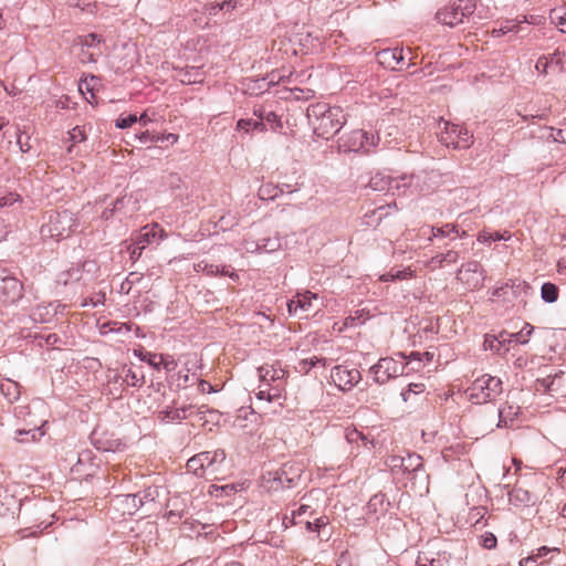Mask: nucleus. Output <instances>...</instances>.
Listing matches in <instances>:
<instances>
[{
  "label": "nucleus",
  "mask_w": 566,
  "mask_h": 566,
  "mask_svg": "<svg viewBox=\"0 0 566 566\" xmlns=\"http://www.w3.org/2000/svg\"><path fill=\"white\" fill-rule=\"evenodd\" d=\"M306 116L314 134L326 140L335 136L346 123L342 107L329 106L324 102L310 104Z\"/></svg>",
  "instance_id": "nucleus-1"
},
{
  "label": "nucleus",
  "mask_w": 566,
  "mask_h": 566,
  "mask_svg": "<svg viewBox=\"0 0 566 566\" xmlns=\"http://www.w3.org/2000/svg\"><path fill=\"white\" fill-rule=\"evenodd\" d=\"M76 227V218L69 210H51L44 216V222L41 226V235L46 239L60 241L71 235Z\"/></svg>",
  "instance_id": "nucleus-2"
},
{
  "label": "nucleus",
  "mask_w": 566,
  "mask_h": 566,
  "mask_svg": "<svg viewBox=\"0 0 566 566\" xmlns=\"http://www.w3.org/2000/svg\"><path fill=\"white\" fill-rule=\"evenodd\" d=\"M465 392L472 403L491 402L503 392V382L499 377L484 374L478 377Z\"/></svg>",
  "instance_id": "nucleus-3"
},
{
  "label": "nucleus",
  "mask_w": 566,
  "mask_h": 566,
  "mask_svg": "<svg viewBox=\"0 0 566 566\" xmlns=\"http://www.w3.org/2000/svg\"><path fill=\"white\" fill-rule=\"evenodd\" d=\"M474 11V0H455L439 9L436 13V20L441 24L453 28L463 23L464 19L471 17Z\"/></svg>",
  "instance_id": "nucleus-4"
},
{
  "label": "nucleus",
  "mask_w": 566,
  "mask_h": 566,
  "mask_svg": "<svg viewBox=\"0 0 566 566\" xmlns=\"http://www.w3.org/2000/svg\"><path fill=\"white\" fill-rule=\"evenodd\" d=\"M443 127L440 133V142L453 149H468L473 144V135L467 128L441 119Z\"/></svg>",
  "instance_id": "nucleus-5"
},
{
  "label": "nucleus",
  "mask_w": 566,
  "mask_h": 566,
  "mask_svg": "<svg viewBox=\"0 0 566 566\" xmlns=\"http://www.w3.org/2000/svg\"><path fill=\"white\" fill-rule=\"evenodd\" d=\"M23 296V284L7 269L0 270V301L14 304Z\"/></svg>",
  "instance_id": "nucleus-6"
},
{
  "label": "nucleus",
  "mask_w": 566,
  "mask_h": 566,
  "mask_svg": "<svg viewBox=\"0 0 566 566\" xmlns=\"http://www.w3.org/2000/svg\"><path fill=\"white\" fill-rule=\"evenodd\" d=\"M334 384L338 386L342 390H348L357 385L361 375L357 368H347L346 366L338 365L332 369L331 375Z\"/></svg>",
  "instance_id": "nucleus-7"
},
{
  "label": "nucleus",
  "mask_w": 566,
  "mask_h": 566,
  "mask_svg": "<svg viewBox=\"0 0 566 566\" xmlns=\"http://www.w3.org/2000/svg\"><path fill=\"white\" fill-rule=\"evenodd\" d=\"M195 407L192 405L182 406L180 408H166L158 412V420L164 423L181 421L193 413Z\"/></svg>",
  "instance_id": "nucleus-8"
},
{
  "label": "nucleus",
  "mask_w": 566,
  "mask_h": 566,
  "mask_svg": "<svg viewBox=\"0 0 566 566\" xmlns=\"http://www.w3.org/2000/svg\"><path fill=\"white\" fill-rule=\"evenodd\" d=\"M300 478V469H294L293 465L284 464L275 472L273 481L282 488H292Z\"/></svg>",
  "instance_id": "nucleus-9"
},
{
  "label": "nucleus",
  "mask_w": 566,
  "mask_h": 566,
  "mask_svg": "<svg viewBox=\"0 0 566 566\" xmlns=\"http://www.w3.org/2000/svg\"><path fill=\"white\" fill-rule=\"evenodd\" d=\"M42 421L31 419L24 428L17 429L14 439L19 442L36 441L44 434L41 431Z\"/></svg>",
  "instance_id": "nucleus-10"
},
{
  "label": "nucleus",
  "mask_w": 566,
  "mask_h": 566,
  "mask_svg": "<svg viewBox=\"0 0 566 566\" xmlns=\"http://www.w3.org/2000/svg\"><path fill=\"white\" fill-rule=\"evenodd\" d=\"M481 271L482 265L478 261H470L459 269L457 277L470 287H476L479 282L476 274H481Z\"/></svg>",
  "instance_id": "nucleus-11"
},
{
  "label": "nucleus",
  "mask_w": 566,
  "mask_h": 566,
  "mask_svg": "<svg viewBox=\"0 0 566 566\" xmlns=\"http://www.w3.org/2000/svg\"><path fill=\"white\" fill-rule=\"evenodd\" d=\"M402 459H403L402 472L408 473L410 475V479H416L419 475H421L426 479L428 478L424 474L423 460H422L421 455H419L417 453L408 452L406 457L402 455Z\"/></svg>",
  "instance_id": "nucleus-12"
},
{
  "label": "nucleus",
  "mask_w": 566,
  "mask_h": 566,
  "mask_svg": "<svg viewBox=\"0 0 566 566\" xmlns=\"http://www.w3.org/2000/svg\"><path fill=\"white\" fill-rule=\"evenodd\" d=\"M509 500L511 504L518 507L528 506L535 502L534 495L528 490L518 485L509 492Z\"/></svg>",
  "instance_id": "nucleus-13"
},
{
  "label": "nucleus",
  "mask_w": 566,
  "mask_h": 566,
  "mask_svg": "<svg viewBox=\"0 0 566 566\" xmlns=\"http://www.w3.org/2000/svg\"><path fill=\"white\" fill-rule=\"evenodd\" d=\"M258 371L260 379L266 382L268 386H270L271 381H282L286 376V371L281 366L276 367L275 365L261 366Z\"/></svg>",
  "instance_id": "nucleus-14"
},
{
  "label": "nucleus",
  "mask_w": 566,
  "mask_h": 566,
  "mask_svg": "<svg viewBox=\"0 0 566 566\" xmlns=\"http://www.w3.org/2000/svg\"><path fill=\"white\" fill-rule=\"evenodd\" d=\"M423 235H428V240L433 238H444L451 234H459V227L454 223H446L441 227H427L421 229Z\"/></svg>",
  "instance_id": "nucleus-15"
},
{
  "label": "nucleus",
  "mask_w": 566,
  "mask_h": 566,
  "mask_svg": "<svg viewBox=\"0 0 566 566\" xmlns=\"http://www.w3.org/2000/svg\"><path fill=\"white\" fill-rule=\"evenodd\" d=\"M312 300H317V295L311 293L310 291L304 294H298L296 298L291 300L287 303L290 313H297V310L303 312H308L312 310Z\"/></svg>",
  "instance_id": "nucleus-16"
},
{
  "label": "nucleus",
  "mask_w": 566,
  "mask_h": 566,
  "mask_svg": "<svg viewBox=\"0 0 566 566\" xmlns=\"http://www.w3.org/2000/svg\"><path fill=\"white\" fill-rule=\"evenodd\" d=\"M378 361L379 367L384 368L385 371H387V376H389L390 378H396L398 376L403 375L405 369L408 365V361L405 363L402 360H396L392 357H384L380 358Z\"/></svg>",
  "instance_id": "nucleus-17"
},
{
  "label": "nucleus",
  "mask_w": 566,
  "mask_h": 566,
  "mask_svg": "<svg viewBox=\"0 0 566 566\" xmlns=\"http://www.w3.org/2000/svg\"><path fill=\"white\" fill-rule=\"evenodd\" d=\"M484 348L493 350L497 354H505L509 352V346H506V331L501 332L497 336L495 335H485L484 338Z\"/></svg>",
  "instance_id": "nucleus-18"
},
{
  "label": "nucleus",
  "mask_w": 566,
  "mask_h": 566,
  "mask_svg": "<svg viewBox=\"0 0 566 566\" xmlns=\"http://www.w3.org/2000/svg\"><path fill=\"white\" fill-rule=\"evenodd\" d=\"M520 412L518 406L510 405L509 402H505L502 405L499 410V422L496 424L497 428H506L509 427L514 419L517 417Z\"/></svg>",
  "instance_id": "nucleus-19"
},
{
  "label": "nucleus",
  "mask_w": 566,
  "mask_h": 566,
  "mask_svg": "<svg viewBox=\"0 0 566 566\" xmlns=\"http://www.w3.org/2000/svg\"><path fill=\"white\" fill-rule=\"evenodd\" d=\"M381 59L382 64H387V66L391 69H396V65L400 64L403 61V51L402 49H387L382 50L378 54Z\"/></svg>",
  "instance_id": "nucleus-20"
},
{
  "label": "nucleus",
  "mask_w": 566,
  "mask_h": 566,
  "mask_svg": "<svg viewBox=\"0 0 566 566\" xmlns=\"http://www.w3.org/2000/svg\"><path fill=\"white\" fill-rule=\"evenodd\" d=\"M202 72L198 67L190 66L186 69H181L177 77L182 84H193L200 83L202 81Z\"/></svg>",
  "instance_id": "nucleus-21"
},
{
  "label": "nucleus",
  "mask_w": 566,
  "mask_h": 566,
  "mask_svg": "<svg viewBox=\"0 0 566 566\" xmlns=\"http://www.w3.org/2000/svg\"><path fill=\"white\" fill-rule=\"evenodd\" d=\"M365 132L361 129L354 130L349 134L347 140L344 146L347 147L348 151H359L361 148H365Z\"/></svg>",
  "instance_id": "nucleus-22"
},
{
  "label": "nucleus",
  "mask_w": 566,
  "mask_h": 566,
  "mask_svg": "<svg viewBox=\"0 0 566 566\" xmlns=\"http://www.w3.org/2000/svg\"><path fill=\"white\" fill-rule=\"evenodd\" d=\"M533 331L534 328L532 325L525 324L524 327L517 333L506 332V345L511 343L526 344Z\"/></svg>",
  "instance_id": "nucleus-23"
},
{
  "label": "nucleus",
  "mask_w": 566,
  "mask_h": 566,
  "mask_svg": "<svg viewBox=\"0 0 566 566\" xmlns=\"http://www.w3.org/2000/svg\"><path fill=\"white\" fill-rule=\"evenodd\" d=\"M157 230L161 231V229L159 228V226L157 223H154L151 227H149V226L144 227L139 231V233L136 238V244L146 247V244L153 242V240L157 235Z\"/></svg>",
  "instance_id": "nucleus-24"
},
{
  "label": "nucleus",
  "mask_w": 566,
  "mask_h": 566,
  "mask_svg": "<svg viewBox=\"0 0 566 566\" xmlns=\"http://www.w3.org/2000/svg\"><path fill=\"white\" fill-rule=\"evenodd\" d=\"M82 277V270L78 265L71 266L69 270L61 272L57 275L56 282L62 285H67L70 282L80 281Z\"/></svg>",
  "instance_id": "nucleus-25"
},
{
  "label": "nucleus",
  "mask_w": 566,
  "mask_h": 566,
  "mask_svg": "<svg viewBox=\"0 0 566 566\" xmlns=\"http://www.w3.org/2000/svg\"><path fill=\"white\" fill-rule=\"evenodd\" d=\"M284 192L283 188L279 185L264 184L259 189V197L262 200H274L276 197Z\"/></svg>",
  "instance_id": "nucleus-26"
},
{
  "label": "nucleus",
  "mask_w": 566,
  "mask_h": 566,
  "mask_svg": "<svg viewBox=\"0 0 566 566\" xmlns=\"http://www.w3.org/2000/svg\"><path fill=\"white\" fill-rule=\"evenodd\" d=\"M237 128L240 130H258V132H265L266 126L265 123H262V120H259L258 118H242L238 120Z\"/></svg>",
  "instance_id": "nucleus-27"
},
{
  "label": "nucleus",
  "mask_w": 566,
  "mask_h": 566,
  "mask_svg": "<svg viewBox=\"0 0 566 566\" xmlns=\"http://www.w3.org/2000/svg\"><path fill=\"white\" fill-rule=\"evenodd\" d=\"M559 295V289L556 284L546 282L541 287V297L546 303H554Z\"/></svg>",
  "instance_id": "nucleus-28"
},
{
  "label": "nucleus",
  "mask_w": 566,
  "mask_h": 566,
  "mask_svg": "<svg viewBox=\"0 0 566 566\" xmlns=\"http://www.w3.org/2000/svg\"><path fill=\"white\" fill-rule=\"evenodd\" d=\"M127 386L140 388L145 382V376L142 371L128 368L125 370L124 380Z\"/></svg>",
  "instance_id": "nucleus-29"
},
{
  "label": "nucleus",
  "mask_w": 566,
  "mask_h": 566,
  "mask_svg": "<svg viewBox=\"0 0 566 566\" xmlns=\"http://www.w3.org/2000/svg\"><path fill=\"white\" fill-rule=\"evenodd\" d=\"M102 41V36L96 33L82 35L77 39V43L81 45V48L93 49V51L99 49Z\"/></svg>",
  "instance_id": "nucleus-30"
},
{
  "label": "nucleus",
  "mask_w": 566,
  "mask_h": 566,
  "mask_svg": "<svg viewBox=\"0 0 566 566\" xmlns=\"http://www.w3.org/2000/svg\"><path fill=\"white\" fill-rule=\"evenodd\" d=\"M187 470L199 478H203L207 473L203 468L202 459L199 457V454L191 457L187 461Z\"/></svg>",
  "instance_id": "nucleus-31"
},
{
  "label": "nucleus",
  "mask_w": 566,
  "mask_h": 566,
  "mask_svg": "<svg viewBox=\"0 0 566 566\" xmlns=\"http://www.w3.org/2000/svg\"><path fill=\"white\" fill-rule=\"evenodd\" d=\"M459 259L457 251L449 250L447 253L437 254L431 259V264L442 266L444 263H455Z\"/></svg>",
  "instance_id": "nucleus-32"
},
{
  "label": "nucleus",
  "mask_w": 566,
  "mask_h": 566,
  "mask_svg": "<svg viewBox=\"0 0 566 566\" xmlns=\"http://www.w3.org/2000/svg\"><path fill=\"white\" fill-rule=\"evenodd\" d=\"M324 360H325L324 358L314 356V357H311L307 359L300 360L295 368L298 373L307 374L316 365H318L321 363L324 364Z\"/></svg>",
  "instance_id": "nucleus-33"
},
{
  "label": "nucleus",
  "mask_w": 566,
  "mask_h": 566,
  "mask_svg": "<svg viewBox=\"0 0 566 566\" xmlns=\"http://www.w3.org/2000/svg\"><path fill=\"white\" fill-rule=\"evenodd\" d=\"M13 415L18 420H22L28 423L31 419H34V415L31 412L29 405H20L14 407Z\"/></svg>",
  "instance_id": "nucleus-34"
},
{
  "label": "nucleus",
  "mask_w": 566,
  "mask_h": 566,
  "mask_svg": "<svg viewBox=\"0 0 566 566\" xmlns=\"http://www.w3.org/2000/svg\"><path fill=\"white\" fill-rule=\"evenodd\" d=\"M101 49H97L96 51H91V49L81 48L78 59L82 63H94L97 61V57L101 55Z\"/></svg>",
  "instance_id": "nucleus-35"
},
{
  "label": "nucleus",
  "mask_w": 566,
  "mask_h": 566,
  "mask_svg": "<svg viewBox=\"0 0 566 566\" xmlns=\"http://www.w3.org/2000/svg\"><path fill=\"white\" fill-rule=\"evenodd\" d=\"M424 390V384H409L408 388L401 392L402 400L407 402L411 399L412 395L422 394Z\"/></svg>",
  "instance_id": "nucleus-36"
},
{
  "label": "nucleus",
  "mask_w": 566,
  "mask_h": 566,
  "mask_svg": "<svg viewBox=\"0 0 566 566\" xmlns=\"http://www.w3.org/2000/svg\"><path fill=\"white\" fill-rule=\"evenodd\" d=\"M369 371L374 375V380L377 384L382 385L391 379L389 376H387V371H385L384 368L379 367V361L371 366Z\"/></svg>",
  "instance_id": "nucleus-37"
},
{
  "label": "nucleus",
  "mask_w": 566,
  "mask_h": 566,
  "mask_svg": "<svg viewBox=\"0 0 566 566\" xmlns=\"http://www.w3.org/2000/svg\"><path fill=\"white\" fill-rule=\"evenodd\" d=\"M140 359L143 361H147L153 368L156 370L161 369V363H164V356L153 353H146L145 355L140 356Z\"/></svg>",
  "instance_id": "nucleus-38"
},
{
  "label": "nucleus",
  "mask_w": 566,
  "mask_h": 566,
  "mask_svg": "<svg viewBox=\"0 0 566 566\" xmlns=\"http://www.w3.org/2000/svg\"><path fill=\"white\" fill-rule=\"evenodd\" d=\"M509 238L510 235H504L499 231L492 233L483 231L479 234L478 240L482 243H490L491 241L507 240Z\"/></svg>",
  "instance_id": "nucleus-39"
},
{
  "label": "nucleus",
  "mask_w": 566,
  "mask_h": 566,
  "mask_svg": "<svg viewBox=\"0 0 566 566\" xmlns=\"http://www.w3.org/2000/svg\"><path fill=\"white\" fill-rule=\"evenodd\" d=\"M199 457L202 459L203 468L206 472H209L210 474H214L218 470V467L214 465L212 459H211V451H205L198 453Z\"/></svg>",
  "instance_id": "nucleus-40"
},
{
  "label": "nucleus",
  "mask_w": 566,
  "mask_h": 566,
  "mask_svg": "<svg viewBox=\"0 0 566 566\" xmlns=\"http://www.w3.org/2000/svg\"><path fill=\"white\" fill-rule=\"evenodd\" d=\"M138 117L135 114H129L127 116H120L116 119L115 126L117 128L124 129L130 127L133 124L137 123Z\"/></svg>",
  "instance_id": "nucleus-41"
},
{
  "label": "nucleus",
  "mask_w": 566,
  "mask_h": 566,
  "mask_svg": "<svg viewBox=\"0 0 566 566\" xmlns=\"http://www.w3.org/2000/svg\"><path fill=\"white\" fill-rule=\"evenodd\" d=\"M563 374V371H559L555 374L554 376L548 375L545 378L537 379V384L544 389V391H552L553 386L555 384V380Z\"/></svg>",
  "instance_id": "nucleus-42"
},
{
  "label": "nucleus",
  "mask_w": 566,
  "mask_h": 566,
  "mask_svg": "<svg viewBox=\"0 0 566 566\" xmlns=\"http://www.w3.org/2000/svg\"><path fill=\"white\" fill-rule=\"evenodd\" d=\"M263 118H265L264 119L265 126L268 127V125H270L273 130L282 127L279 116L272 111L264 113Z\"/></svg>",
  "instance_id": "nucleus-43"
},
{
  "label": "nucleus",
  "mask_w": 566,
  "mask_h": 566,
  "mask_svg": "<svg viewBox=\"0 0 566 566\" xmlns=\"http://www.w3.org/2000/svg\"><path fill=\"white\" fill-rule=\"evenodd\" d=\"M328 523L327 517H317L314 520V522L306 521L305 526L306 530L311 532H319L321 528L325 527Z\"/></svg>",
  "instance_id": "nucleus-44"
},
{
  "label": "nucleus",
  "mask_w": 566,
  "mask_h": 566,
  "mask_svg": "<svg viewBox=\"0 0 566 566\" xmlns=\"http://www.w3.org/2000/svg\"><path fill=\"white\" fill-rule=\"evenodd\" d=\"M21 200L20 195L15 192H9L2 197H0V208L10 207L15 202Z\"/></svg>",
  "instance_id": "nucleus-45"
},
{
  "label": "nucleus",
  "mask_w": 566,
  "mask_h": 566,
  "mask_svg": "<svg viewBox=\"0 0 566 566\" xmlns=\"http://www.w3.org/2000/svg\"><path fill=\"white\" fill-rule=\"evenodd\" d=\"M385 502V494H375L368 502V510L377 512L379 506H382Z\"/></svg>",
  "instance_id": "nucleus-46"
},
{
  "label": "nucleus",
  "mask_w": 566,
  "mask_h": 566,
  "mask_svg": "<svg viewBox=\"0 0 566 566\" xmlns=\"http://www.w3.org/2000/svg\"><path fill=\"white\" fill-rule=\"evenodd\" d=\"M70 139L73 143H82L86 139L85 130L83 127L76 126L70 132Z\"/></svg>",
  "instance_id": "nucleus-47"
},
{
  "label": "nucleus",
  "mask_w": 566,
  "mask_h": 566,
  "mask_svg": "<svg viewBox=\"0 0 566 566\" xmlns=\"http://www.w3.org/2000/svg\"><path fill=\"white\" fill-rule=\"evenodd\" d=\"M549 137L556 143L566 144V127L564 128H551Z\"/></svg>",
  "instance_id": "nucleus-48"
},
{
  "label": "nucleus",
  "mask_w": 566,
  "mask_h": 566,
  "mask_svg": "<svg viewBox=\"0 0 566 566\" xmlns=\"http://www.w3.org/2000/svg\"><path fill=\"white\" fill-rule=\"evenodd\" d=\"M135 138L138 139L142 144L159 142V137L155 134L149 133L148 130L142 132L140 134H136Z\"/></svg>",
  "instance_id": "nucleus-49"
},
{
  "label": "nucleus",
  "mask_w": 566,
  "mask_h": 566,
  "mask_svg": "<svg viewBox=\"0 0 566 566\" xmlns=\"http://www.w3.org/2000/svg\"><path fill=\"white\" fill-rule=\"evenodd\" d=\"M282 396V389L280 385L269 386L266 391V400L274 401L280 399Z\"/></svg>",
  "instance_id": "nucleus-50"
},
{
  "label": "nucleus",
  "mask_w": 566,
  "mask_h": 566,
  "mask_svg": "<svg viewBox=\"0 0 566 566\" xmlns=\"http://www.w3.org/2000/svg\"><path fill=\"white\" fill-rule=\"evenodd\" d=\"M551 19L553 22H555L559 27V30L563 33H566V18L565 17L559 15L557 10H553L551 12Z\"/></svg>",
  "instance_id": "nucleus-51"
},
{
  "label": "nucleus",
  "mask_w": 566,
  "mask_h": 566,
  "mask_svg": "<svg viewBox=\"0 0 566 566\" xmlns=\"http://www.w3.org/2000/svg\"><path fill=\"white\" fill-rule=\"evenodd\" d=\"M197 270L198 271H203L207 275H210V276H213V275H217L220 270H219V266L218 265H214V264H208V263H205L202 265V262L198 263L197 265Z\"/></svg>",
  "instance_id": "nucleus-52"
},
{
  "label": "nucleus",
  "mask_w": 566,
  "mask_h": 566,
  "mask_svg": "<svg viewBox=\"0 0 566 566\" xmlns=\"http://www.w3.org/2000/svg\"><path fill=\"white\" fill-rule=\"evenodd\" d=\"M123 380H124V377H122L118 374H115L114 376L109 377L108 378V394L115 395V392L112 389V386H115V385H118L119 388L124 389L125 381H123Z\"/></svg>",
  "instance_id": "nucleus-53"
},
{
  "label": "nucleus",
  "mask_w": 566,
  "mask_h": 566,
  "mask_svg": "<svg viewBox=\"0 0 566 566\" xmlns=\"http://www.w3.org/2000/svg\"><path fill=\"white\" fill-rule=\"evenodd\" d=\"M91 440H92V443L94 444V447L97 449V450H102V451H108L111 450L112 448L108 446V442H102L98 438H97V431L94 430L92 432V436H91Z\"/></svg>",
  "instance_id": "nucleus-54"
},
{
  "label": "nucleus",
  "mask_w": 566,
  "mask_h": 566,
  "mask_svg": "<svg viewBox=\"0 0 566 566\" xmlns=\"http://www.w3.org/2000/svg\"><path fill=\"white\" fill-rule=\"evenodd\" d=\"M496 537L492 533H485L482 539V545L484 548L492 549L496 546Z\"/></svg>",
  "instance_id": "nucleus-55"
},
{
  "label": "nucleus",
  "mask_w": 566,
  "mask_h": 566,
  "mask_svg": "<svg viewBox=\"0 0 566 566\" xmlns=\"http://www.w3.org/2000/svg\"><path fill=\"white\" fill-rule=\"evenodd\" d=\"M211 459L217 467L218 464H221L226 460V452L223 449H217L211 452Z\"/></svg>",
  "instance_id": "nucleus-56"
},
{
  "label": "nucleus",
  "mask_w": 566,
  "mask_h": 566,
  "mask_svg": "<svg viewBox=\"0 0 566 566\" xmlns=\"http://www.w3.org/2000/svg\"><path fill=\"white\" fill-rule=\"evenodd\" d=\"M548 64H549L548 59L546 56H541L536 61L535 69H536L537 72H539L542 74H546L547 73Z\"/></svg>",
  "instance_id": "nucleus-57"
},
{
  "label": "nucleus",
  "mask_w": 566,
  "mask_h": 566,
  "mask_svg": "<svg viewBox=\"0 0 566 566\" xmlns=\"http://www.w3.org/2000/svg\"><path fill=\"white\" fill-rule=\"evenodd\" d=\"M388 464H389V467L392 470H395V469L402 470V467H403L402 455H392V457H390L389 460H388Z\"/></svg>",
  "instance_id": "nucleus-58"
},
{
  "label": "nucleus",
  "mask_w": 566,
  "mask_h": 566,
  "mask_svg": "<svg viewBox=\"0 0 566 566\" xmlns=\"http://www.w3.org/2000/svg\"><path fill=\"white\" fill-rule=\"evenodd\" d=\"M378 139H379V137H375L374 134H369V133L365 132V137H364L365 151H369L368 147H375L377 145Z\"/></svg>",
  "instance_id": "nucleus-59"
},
{
  "label": "nucleus",
  "mask_w": 566,
  "mask_h": 566,
  "mask_svg": "<svg viewBox=\"0 0 566 566\" xmlns=\"http://www.w3.org/2000/svg\"><path fill=\"white\" fill-rule=\"evenodd\" d=\"M97 81H98V78L96 76L92 75L90 78V82L87 80H85L84 83L80 84V91L83 93V87H85L86 91L92 93V98H94V93H93L94 85H92L91 83L97 82Z\"/></svg>",
  "instance_id": "nucleus-60"
},
{
  "label": "nucleus",
  "mask_w": 566,
  "mask_h": 566,
  "mask_svg": "<svg viewBox=\"0 0 566 566\" xmlns=\"http://www.w3.org/2000/svg\"><path fill=\"white\" fill-rule=\"evenodd\" d=\"M551 552H559V548H556V547L549 548L547 546H542V547L537 548L536 553L533 554V556H535L536 560H537L538 558L545 557Z\"/></svg>",
  "instance_id": "nucleus-61"
},
{
  "label": "nucleus",
  "mask_w": 566,
  "mask_h": 566,
  "mask_svg": "<svg viewBox=\"0 0 566 566\" xmlns=\"http://www.w3.org/2000/svg\"><path fill=\"white\" fill-rule=\"evenodd\" d=\"M130 197L127 198L126 196L117 198L113 205L114 210L122 211L126 205V201H130Z\"/></svg>",
  "instance_id": "nucleus-62"
},
{
  "label": "nucleus",
  "mask_w": 566,
  "mask_h": 566,
  "mask_svg": "<svg viewBox=\"0 0 566 566\" xmlns=\"http://www.w3.org/2000/svg\"><path fill=\"white\" fill-rule=\"evenodd\" d=\"M145 249V245L136 244V247L133 248L130 251V259L136 261L140 258L143 250Z\"/></svg>",
  "instance_id": "nucleus-63"
},
{
  "label": "nucleus",
  "mask_w": 566,
  "mask_h": 566,
  "mask_svg": "<svg viewBox=\"0 0 566 566\" xmlns=\"http://www.w3.org/2000/svg\"><path fill=\"white\" fill-rule=\"evenodd\" d=\"M536 562H537L536 557L533 555H530L525 558H522L518 564H520V566H535L534 564Z\"/></svg>",
  "instance_id": "nucleus-64"
}]
</instances>
